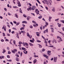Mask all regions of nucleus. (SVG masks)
Listing matches in <instances>:
<instances>
[{
	"label": "nucleus",
	"instance_id": "nucleus-1",
	"mask_svg": "<svg viewBox=\"0 0 64 64\" xmlns=\"http://www.w3.org/2000/svg\"><path fill=\"white\" fill-rule=\"evenodd\" d=\"M35 12V13H36L37 15H38L39 14L40 16H41L40 14H39V12H39V11L38 10V9H36Z\"/></svg>",
	"mask_w": 64,
	"mask_h": 64
},
{
	"label": "nucleus",
	"instance_id": "nucleus-2",
	"mask_svg": "<svg viewBox=\"0 0 64 64\" xmlns=\"http://www.w3.org/2000/svg\"><path fill=\"white\" fill-rule=\"evenodd\" d=\"M17 1H18L17 4H18V7H20V6H21V4H20V1H19L18 0H17Z\"/></svg>",
	"mask_w": 64,
	"mask_h": 64
},
{
	"label": "nucleus",
	"instance_id": "nucleus-3",
	"mask_svg": "<svg viewBox=\"0 0 64 64\" xmlns=\"http://www.w3.org/2000/svg\"><path fill=\"white\" fill-rule=\"evenodd\" d=\"M2 29H4V31H6V26H3L2 28Z\"/></svg>",
	"mask_w": 64,
	"mask_h": 64
},
{
	"label": "nucleus",
	"instance_id": "nucleus-4",
	"mask_svg": "<svg viewBox=\"0 0 64 64\" xmlns=\"http://www.w3.org/2000/svg\"><path fill=\"white\" fill-rule=\"evenodd\" d=\"M57 57H54V61L55 62H56L57 61Z\"/></svg>",
	"mask_w": 64,
	"mask_h": 64
},
{
	"label": "nucleus",
	"instance_id": "nucleus-5",
	"mask_svg": "<svg viewBox=\"0 0 64 64\" xmlns=\"http://www.w3.org/2000/svg\"><path fill=\"white\" fill-rule=\"evenodd\" d=\"M46 32L47 33H48V28H47V29L46 30H44V33H45Z\"/></svg>",
	"mask_w": 64,
	"mask_h": 64
},
{
	"label": "nucleus",
	"instance_id": "nucleus-6",
	"mask_svg": "<svg viewBox=\"0 0 64 64\" xmlns=\"http://www.w3.org/2000/svg\"><path fill=\"white\" fill-rule=\"evenodd\" d=\"M2 50L3 51L2 52V53H3L4 54V53H5L6 52V50H5V49L4 48H3L2 49Z\"/></svg>",
	"mask_w": 64,
	"mask_h": 64
},
{
	"label": "nucleus",
	"instance_id": "nucleus-7",
	"mask_svg": "<svg viewBox=\"0 0 64 64\" xmlns=\"http://www.w3.org/2000/svg\"><path fill=\"white\" fill-rule=\"evenodd\" d=\"M44 57H45V58H46V59H48V56L46 54H44Z\"/></svg>",
	"mask_w": 64,
	"mask_h": 64
},
{
	"label": "nucleus",
	"instance_id": "nucleus-8",
	"mask_svg": "<svg viewBox=\"0 0 64 64\" xmlns=\"http://www.w3.org/2000/svg\"><path fill=\"white\" fill-rule=\"evenodd\" d=\"M36 8V7L35 6H33L32 8V10H35V9Z\"/></svg>",
	"mask_w": 64,
	"mask_h": 64
},
{
	"label": "nucleus",
	"instance_id": "nucleus-9",
	"mask_svg": "<svg viewBox=\"0 0 64 64\" xmlns=\"http://www.w3.org/2000/svg\"><path fill=\"white\" fill-rule=\"evenodd\" d=\"M31 18V17L28 16H27V20H29Z\"/></svg>",
	"mask_w": 64,
	"mask_h": 64
},
{
	"label": "nucleus",
	"instance_id": "nucleus-10",
	"mask_svg": "<svg viewBox=\"0 0 64 64\" xmlns=\"http://www.w3.org/2000/svg\"><path fill=\"white\" fill-rule=\"evenodd\" d=\"M16 61L18 62L19 61V58H16Z\"/></svg>",
	"mask_w": 64,
	"mask_h": 64
},
{
	"label": "nucleus",
	"instance_id": "nucleus-11",
	"mask_svg": "<svg viewBox=\"0 0 64 64\" xmlns=\"http://www.w3.org/2000/svg\"><path fill=\"white\" fill-rule=\"evenodd\" d=\"M22 23H25V24H27V22L26 21H24L22 22Z\"/></svg>",
	"mask_w": 64,
	"mask_h": 64
},
{
	"label": "nucleus",
	"instance_id": "nucleus-12",
	"mask_svg": "<svg viewBox=\"0 0 64 64\" xmlns=\"http://www.w3.org/2000/svg\"><path fill=\"white\" fill-rule=\"evenodd\" d=\"M52 11L54 12L55 11V7H54L53 8V9L52 10Z\"/></svg>",
	"mask_w": 64,
	"mask_h": 64
},
{
	"label": "nucleus",
	"instance_id": "nucleus-13",
	"mask_svg": "<svg viewBox=\"0 0 64 64\" xmlns=\"http://www.w3.org/2000/svg\"><path fill=\"white\" fill-rule=\"evenodd\" d=\"M36 61H37V60L36 59H34L33 61V63H35L36 62Z\"/></svg>",
	"mask_w": 64,
	"mask_h": 64
},
{
	"label": "nucleus",
	"instance_id": "nucleus-14",
	"mask_svg": "<svg viewBox=\"0 0 64 64\" xmlns=\"http://www.w3.org/2000/svg\"><path fill=\"white\" fill-rule=\"evenodd\" d=\"M19 12L20 13H22V10L20 8Z\"/></svg>",
	"mask_w": 64,
	"mask_h": 64
},
{
	"label": "nucleus",
	"instance_id": "nucleus-15",
	"mask_svg": "<svg viewBox=\"0 0 64 64\" xmlns=\"http://www.w3.org/2000/svg\"><path fill=\"white\" fill-rule=\"evenodd\" d=\"M29 44L30 46H33V44H32V43H29Z\"/></svg>",
	"mask_w": 64,
	"mask_h": 64
},
{
	"label": "nucleus",
	"instance_id": "nucleus-16",
	"mask_svg": "<svg viewBox=\"0 0 64 64\" xmlns=\"http://www.w3.org/2000/svg\"><path fill=\"white\" fill-rule=\"evenodd\" d=\"M14 15H15V16L16 17V18H18V16L17 14H15Z\"/></svg>",
	"mask_w": 64,
	"mask_h": 64
},
{
	"label": "nucleus",
	"instance_id": "nucleus-17",
	"mask_svg": "<svg viewBox=\"0 0 64 64\" xmlns=\"http://www.w3.org/2000/svg\"><path fill=\"white\" fill-rule=\"evenodd\" d=\"M50 29H51L52 32V33H53L54 32V29H53L52 28H50Z\"/></svg>",
	"mask_w": 64,
	"mask_h": 64
},
{
	"label": "nucleus",
	"instance_id": "nucleus-18",
	"mask_svg": "<svg viewBox=\"0 0 64 64\" xmlns=\"http://www.w3.org/2000/svg\"><path fill=\"white\" fill-rule=\"evenodd\" d=\"M24 54H27L28 52H27V51H26V50H24Z\"/></svg>",
	"mask_w": 64,
	"mask_h": 64
},
{
	"label": "nucleus",
	"instance_id": "nucleus-19",
	"mask_svg": "<svg viewBox=\"0 0 64 64\" xmlns=\"http://www.w3.org/2000/svg\"><path fill=\"white\" fill-rule=\"evenodd\" d=\"M52 19V17H51V16H49V19H48V20L50 22L51 21V19Z\"/></svg>",
	"mask_w": 64,
	"mask_h": 64
},
{
	"label": "nucleus",
	"instance_id": "nucleus-20",
	"mask_svg": "<svg viewBox=\"0 0 64 64\" xmlns=\"http://www.w3.org/2000/svg\"><path fill=\"white\" fill-rule=\"evenodd\" d=\"M25 28V27H23L20 28V30H24V29Z\"/></svg>",
	"mask_w": 64,
	"mask_h": 64
},
{
	"label": "nucleus",
	"instance_id": "nucleus-21",
	"mask_svg": "<svg viewBox=\"0 0 64 64\" xmlns=\"http://www.w3.org/2000/svg\"><path fill=\"white\" fill-rule=\"evenodd\" d=\"M25 44L26 46H28L29 45V44L28 43H27V42L25 43Z\"/></svg>",
	"mask_w": 64,
	"mask_h": 64
},
{
	"label": "nucleus",
	"instance_id": "nucleus-22",
	"mask_svg": "<svg viewBox=\"0 0 64 64\" xmlns=\"http://www.w3.org/2000/svg\"><path fill=\"white\" fill-rule=\"evenodd\" d=\"M21 32L22 33H24V34L26 33V32H25V31H21Z\"/></svg>",
	"mask_w": 64,
	"mask_h": 64
},
{
	"label": "nucleus",
	"instance_id": "nucleus-23",
	"mask_svg": "<svg viewBox=\"0 0 64 64\" xmlns=\"http://www.w3.org/2000/svg\"><path fill=\"white\" fill-rule=\"evenodd\" d=\"M38 45H39V48H42V46L39 44H38Z\"/></svg>",
	"mask_w": 64,
	"mask_h": 64
},
{
	"label": "nucleus",
	"instance_id": "nucleus-24",
	"mask_svg": "<svg viewBox=\"0 0 64 64\" xmlns=\"http://www.w3.org/2000/svg\"><path fill=\"white\" fill-rule=\"evenodd\" d=\"M27 36H28V37H29L30 35H29V33L28 32L27 33Z\"/></svg>",
	"mask_w": 64,
	"mask_h": 64
},
{
	"label": "nucleus",
	"instance_id": "nucleus-25",
	"mask_svg": "<svg viewBox=\"0 0 64 64\" xmlns=\"http://www.w3.org/2000/svg\"><path fill=\"white\" fill-rule=\"evenodd\" d=\"M48 56H50V55H51V53H47Z\"/></svg>",
	"mask_w": 64,
	"mask_h": 64
},
{
	"label": "nucleus",
	"instance_id": "nucleus-26",
	"mask_svg": "<svg viewBox=\"0 0 64 64\" xmlns=\"http://www.w3.org/2000/svg\"><path fill=\"white\" fill-rule=\"evenodd\" d=\"M36 1H37V2H38V3H39V4H41V3L40 2H39V0H36Z\"/></svg>",
	"mask_w": 64,
	"mask_h": 64
},
{
	"label": "nucleus",
	"instance_id": "nucleus-27",
	"mask_svg": "<svg viewBox=\"0 0 64 64\" xmlns=\"http://www.w3.org/2000/svg\"><path fill=\"white\" fill-rule=\"evenodd\" d=\"M11 54V52H10V51H8V54Z\"/></svg>",
	"mask_w": 64,
	"mask_h": 64
},
{
	"label": "nucleus",
	"instance_id": "nucleus-28",
	"mask_svg": "<svg viewBox=\"0 0 64 64\" xmlns=\"http://www.w3.org/2000/svg\"><path fill=\"white\" fill-rule=\"evenodd\" d=\"M34 41H35V40H30V42L31 43H34Z\"/></svg>",
	"mask_w": 64,
	"mask_h": 64
},
{
	"label": "nucleus",
	"instance_id": "nucleus-29",
	"mask_svg": "<svg viewBox=\"0 0 64 64\" xmlns=\"http://www.w3.org/2000/svg\"><path fill=\"white\" fill-rule=\"evenodd\" d=\"M22 50H26V48H23V47H22Z\"/></svg>",
	"mask_w": 64,
	"mask_h": 64
},
{
	"label": "nucleus",
	"instance_id": "nucleus-30",
	"mask_svg": "<svg viewBox=\"0 0 64 64\" xmlns=\"http://www.w3.org/2000/svg\"><path fill=\"white\" fill-rule=\"evenodd\" d=\"M60 22H62V23H64V20H60Z\"/></svg>",
	"mask_w": 64,
	"mask_h": 64
},
{
	"label": "nucleus",
	"instance_id": "nucleus-31",
	"mask_svg": "<svg viewBox=\"0 0 64 64\" xmlns=\"http://www.w3.org/2000/svg\"><path fill=\"white\" fill-rule=\"evenodd\" d=\"M20 24V22H18L16 24V26H18V25H19Z\"/></svg>",
	"mask_w": 64,
	"mask_h": 64
},
{
	"label": "nucleus",
	"instance_id": "nucleus-32",
	"mask_svg": "<svg viewBox=\"0 0 64 64\" xmlns=\"http://www.w3.org/2000/svg\"><path fill=\"white\" fill-rule=\"evenodd\" d=\"M23 16H24V17H25V18L27 17V15H26V14H23Z\"/></svg>",
	"mask_w": 64,
	"mask_h": 64
},
{
	"label": "nucleus",
	"instance_id": "nucleus-33",
	"mask_svg": "<svg viewBox=\"0 0 64 64\" xmlns=\"http://www.w3.org/2000/svg\"><path fill=\"white\" fill-rule=\"evenodd\" d=\"M7 57L8 58H10V56L9 55H8L7 56Z\"/></svg>",
	"mask_w": 64,
	"mask_h": 64
},
{
	"label": "nucleus",
	"instance_id": "nucleus-34",
	"mask_svg": "<svg viewBox=\"0 0 64 64\" xmlns=\"http://www.w3.org/2000/svg\"><path fill=\"white\" fill-rule=\"evenodd\" d=\"M6 60L8 61L9 62H12V60Z\"/></svg>",
	"mask_w": 64,
	"mask_h": 64
},
{
	"label": "nucleus",
	"instance_id": "nucleus-35",
	"mask_svg": "<svg viewBox=\"0 0 64 64\" xmlns=\"http://www.w3.org/2000/svg\"><path fill=\"white\" fill-rule=\"evenodd\" d=\"M17 38H19V36H18V33H17V36H16Z\"/></svg>",
	"mask_w": 64,
	"mask_h": 64
},
{
	"label": "nucleus",
	"instance_id": "nucleus-36",
	"mask_svg": "<svg viewBox=\"0 0 64 64\" xmlns=\"http://www.w3.org/2000/svg\"><path fill=\"white\" fill-rule=\"evenodd\" d=\"M48 53H51V51L50 50H48L47 51Z\"/></svg>",
	"mask_w": 64,
	"mask_h": 64
},
{
	"label": "nucleus",
	"instance_id": "nucleus-37",
	"mask_svg": "<svg viewBox=\"0 0 64 64\" xmlns=\"http://www.w3.org/2000/svg\"><path fill=\"white\" fill-rule=\"evenodd\" d=\"M16 56L17 57H19V55H18L17 54H16Z\"/></svg>",
	"mask_w": 64,
	"mask_h": 64
},
{
	"label": "nucleus",
	"instance_id": "nucleus-38",
	"mask_svg": "<svg viewBox=\"0 0 64 64\" xmlns=\"http://www.w3.org/2000/svg\"><path fill=\"white\" fill-rule=\"evenodd\" d=\"M2 34L3 36H5V34L4 33H3Z\"/></svg>",
	"mask_w": 64,
	"mask_h": 64
},
{
	"label": "nucleus",
	"instance_id": "nucleus-39",
	"mask_svg": "<svg viewBox=\"0 0 64 64\" xmlns=\"http://www.w3.org/2000/svg\"><path fill=\"white\" fill-rule=\"evenodd\" d=\"M61 24H60L58 25V26L59 27H61Z\"/></svg>",
	"mask_w": 64,
	"mask_h": 64
},
{
	"label": "nucleus",
	"instance_id": "nucleus-40",
	"mask_svg": "<svg viewBox=\"0 0 64 64\" xmlns=\"http://www.w3.org/2000/svg\"><path fill=\"white\" fill-rule=\"evenodd\" d=\"M30 28H31V29L33 28V26H32L31 25L30 26Z\"/></svg>",
	"mask_w": 64,
	"mask_h": 64
},
{
	"label": "nucleus",
	"instance_id": "nucleus-41",
	"mask_svg": "<svg viewBox=\"0 0 64 64\" xmlns=\"http://www.w3.org/2000/svg\"><path fill=\"white\" fill-rule=\"evenodd\" d=\"M42 38H43L44 39V40H46V39H45V38L44 36H42Z\"/></svg>",
	"mask_w": 64,
	"mask_h": 64
},
{
	"label": "nucleus",
	"instance_id": "nucleus-42",
	"mask_svg": "<svg viewBox=\"0 0 64 64\" xmlns=\"http://www.w3.org/2000/svg\"><path fill=\"white\" fill-rule=\"evenodd\" d=\"M12 52L14 54L15 53V51L13 50H12Z\"/></svg>",
	"mask_w": 64,
	"mask_h": 64
},
{
	"label": "nucleus",
	"instance_id": "nucleus-43",
	"mask_svg": "<svg viewBox=\"0 0 64 64\" xmlns=\"http://www.w3.org/2000/svg\"><path fill=\"white\" fill-rule=\"evenodd\" d=\"M42 16H40L38 17V18L39 19H41V18H42Z\"/></svg>",
	"mask_w": 64,
	"mask_h": 64
},
{
	"label": "nucleus",
	"instance_id": "nucleus-44",
	"mask_svg": "<svg viewBox=\"0 0 64 64\" xmlns=\"http://www.w3.org/2000/svg\"><path fill=\"white\" fill-rule=\"evenodd\" d=\"M59 18H58L57 19H56L55 20V21H58L59 20Z\"/></svg>",
	"mask_w": 64,
	"mask_h": 64
},
{
	"label": "nucleus",
	"instance_id": "nucleus-45",
	"mask_svg": "<svg viewBox=\"0 0 64 64\" xmlns=\"http://www.w3.org/2000/svg\"><path fill=\"white\" fill-rule=\"evenodd\" d=\"M8 31L9 32V33H11V29H9V30H8Z\"/></svg>",
	"mask_w": 64,
	"mask_h": 64
},
{
	"label": "nucleus",
	"instance_id": "nucleus-46",
	"mask_svg": "<svg viewBox=\"0 0 64 64\" xmlns=\"http://www.w3.org/2000/svg\"><path fill=\"white\" fill-rule=\"evenodd\" d=\"M12 29H13L14 30H17V29H16V28H12Z\"/></svg>",
	"mask_w": 64,
	"mask_h": 64
},
{
	"label": "nucleus",
	"instance_id": "nucleus-47",
	"mask_svg": "<svg viewBox=\"0 0 64 64\" xmlns=\"http://www.w3.org/2000/svg\"><path fill=\"white\" fill-rule=\"evenodd\" d=\"M13 8H18V7L16 6H13Z\"/></svg>",
	"mask_w": 64,
	"mask_h": 64
},
{
	"label": "nucleus",
	"instance_id": "nucleus-48",
	"mask_svg": "<svg viewBox=\"0 0 64 64\" xmlns=\"http://www.w3.org/2000/svg\"><path fill=\"white\" fill-rule=\"evenodd\" d=\"M46 3L47 5H48V4H49V2H48L46 1Z\"/></svg>",
	"mask_w": 64,
	"mask_h": 64
},
{
	"label": "nucleus",
	"instance_id": "nucleus-49",
	"mask_svg": "<svg viewBox=\"0 0 64 64\" xmlns=\"http://www.w3.org/2000/svg\"><path fill=\"white\" fill-rule=\"evenodd\" d=\"M32 23H34V24H36V22L34 20L32 21Z\"/></svg>",
	"mask_w": 64,
	"mask_h": 64
},
{
	"label": "nucleus",
	"instance_id": "nucleus-50",
	"mask_svg": "<svg viewBox=\"0 0 64 64\" xmlns=\"http://www.w3.org/2000/svg\"><path fill=\"white\" fill-rule=\"evenodd\" d=\"M14 52H17V50H16V49H14Z\"/></svg>",
	"mask_w": 64,
	"mask_h": 64
},
{
	"label": "nucleus",
	"instance_id": "nucleus-51",
	"mask_svg": "<svg viewBox=\"0 0 64 64\" xmlns=\"http://www.w3.org/2000/svg\"><path fill=\"white\" fill-rule=\"evenodd\" d=\"M16 42L15 41V40L14 41L13 43H14V45L15 44Z\"/></svg>",
	"mask_w": 64,
	"mask_h": 64
},
{
	"label": "nucleus",
	"instance_id": "nucleus-52",
	"mask_svg": "<svg viewBox=\"0 0 64 64\" xmlns=\"http://www.w3.org/2000/svg\"><path fill=\"white\" fill-rule=\"evenodd\" d=\"M34 57H35L36 58V57H38V56H37L36 55H34Z\"/></svg>",
	"mask_w": 64,
	"mask_h": 64
},
{
	"label": "nucleus",
	"instance_id": "nucleus-53",
	"mask_svg": "<svg viewBox=\"0 0 64 64\" xmlns=\"http://www.w3.org/2000/svg\"><path fill=\"white\" fill-rule=\"evenodd\" d=\"M44 51H45V49H44V48H43L42 50V52H44Z\"/></svg>",
	"mask_w": 64,
	"mask_h": 64
},
{
	"label": "nucleus",
	"instance_id": "nucleus-54",
	"mask_svg": "<svg viewBox=\"0 0 64 64\" xmlns=\"http://www.w3.org/2000/svg\"><path fill=\"white\" fill-rule=\"evenodd\" d=\"M13 22L14 24H16V23H17V22H16L15 21H13Z\"/></svg>",
	"mask_w": 64,
	"mask_h": 64
},
{
	"label": "nucleus",
	"instance_id": "nucleus-55",
	"mask_svg": "<svg viewBox=\"0 0 64 64\" xmlns=\"http://www.w3.org/2000/svg\"><path fill=\"white\" fill-rule=\"evenodd\" d=\"M37 42H41L40 40H36Z\"/></svg>",
	"mask_w": 64,
	"mask_h": 64
},
{
	"label": "nucleus",
	"instance_id": "nucleus-56",
	"mask_svg": "<svg viewBox=\"0 0 64 64\" xmlns=\"http://www.w3.org/2000/svg\"><path fill=\"white\" fill-rule=\"evenodd\" d=\"M8 15H11V14H10V13H9V12H8Z\"/></svg>",
	"mask_w": 64,
	"mask_h": 64
},
{
	"label": "nucleus",
	"instance_id": "nucleus-57",
	"mask_svg": "<svg viewBox=\"0 0 64 64\" xmlns=\"http://www.w3.org/2000/svg\"><path fill=\"white\" fill-rule=\"evenodd\" d=\"M32 36L30 35V36H28V37L30 38H32Z\"/></svg>",
	"mask_w": 64,
	"mask_h": 64
},
{
	"label": "nucleus",
	"instance_id": "nucleus-58",
	"mask_svg": "<svg viewBox=\"0 0 64 64\" xmlns=\"http://www.w3.org/2000/svg\"><path fill=\"white\" fill-rule=\"evenodd\" d=\"M10 23L11 25H13V23H12V22H10Z\"/></svg>",
	"mask_w": 64,
	"mask_h": 64
},
{
	"label": "nucleus",
	"instance_id": "nucleus-59",
	"mask_svg": "<svg viewBox=\"0 0 64 64\" xmlns=\"http://www.w3.org/2000/svg\"><path fill=\"white\" fill-rule=\"evenodd\" d=\"M28 4L29 5H30V6H32L31 4L30 3H28Z\"/></svg>",
	"mask_w": 64,
	"mask_h": 64
},
{
	"label": "nucleus",
	"instance_id": "nucleus-60",
	"mask_svg": "<svg viewBox=\"0 0 64 64\" xmlns=\"http://www.w3.org/2000/svg\"><path fill=\"white\" fill-rule=\"evenodd\" d=\"M19 44H22V42H19Z\"/></svg>",
	"mask_w": 64,
	"mask_h": 64
},
{
	"label": "nucleus",
	"instance_id": "nucleus-61",
	"mask_svg": "<svg viewBox=\"0 0 64 64\" xmlns=\"http://www.w3.org/2000/svg\"><path fill=\"white\" fill-rule=\"evenodd\" d=\"M7 36H10V34H8Z\"/></svg>",
	"mask_w": 64,
	"mask_h": 64
},
{
	"label": "nucleus",
	"instance_id": "nucleus-62",
	"mask_svg": "<svg viewBox=\"0 0 64 64\" xmlns=\"http://www.w3.org/2000/svg\"><path fill=\"white\" fill-rule=\"evenodd\" d=\"M20 54V56H22V52H21Z\"/></svg>",
	"mask_w": 64,
	"mask_h": 64
},
{
	"label": "nucleus",
	"instance_id": "nucleus-63",
	"mask_svg": "<svg viewBox=\"0 0 64 64\" xmlns=\"http://www.w3.org/2000/svg\"><path fill=\"white\" fill-rule=\"evenodd\" d=\"M49 47H53L54 46H49Z\"/></svg>",
	"mask_w": 64,
	"mask_h": 64
},
{
	"label": "nucleus",
	"instance_id": "nucleus-64",
	"mask_svg": "<svg viewBox=\"0 0 64 64\" xmlns=\"http://www.w3.org/2000/svg\"><path fill=\"white\" fill-rule=\"evenodd\" d=\"M44 64H47V63L45 62H44Z\"/></svg>",
	"mask_w": 64,
	"mask_h": 64
}]
</instances>
